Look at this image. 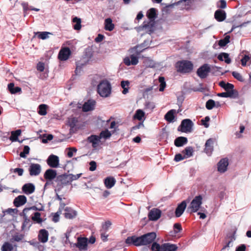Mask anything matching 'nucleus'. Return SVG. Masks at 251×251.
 I'll return each instance as SVG.
<instances>
[{
    "label": "nucleus",
    "mask_w": 251,
    "mask_h": 251,
    "mask_svg": "<svg viewBox=\"0 0 251 251\" xmlns=\"http://www.w3.org/2000/svg\"><path fill=\"white\" fill-rule=\"evenodd\" d=\"M98 94L102 97H108L111 92V86L109 81L102 80L97 86Z\"/></svg>",
    "instance_id": "f257e3e1"
},
{
    "label": "nucleus",
    "mask_w": 251,
    "mask_h": 251,
    "mask_svg": "<svg viewBox=\"0 0 251 251\" xmlns=\"http://www.w3.org/2000/svg\"><path fill=\"white\" fill-rule=\"evenodd\" d=\"M176 67L178 72L182 74L190 73L193 69V63L188 60H182L176 62Z\"/></svg>",
    "instance_id": "f03ea898"
},
{
    "label": "nucleus",
    "mask_w": 251,
    "mask_h": 251,
    "mask_svg": "<svg viewBox=\"0 0 251 251\" xmlns=\"http://www.w3.org/2000/svg\"><path fill=\"white\" fill-rule=\"evenodd\" d=\"M177 247L175 244L164 243L160 245L156 242H153L151 247L152 251H176Z\"/></svg>",
    "instance_id": "7ed1b4c3"
},
{
    "label": "nucleus",
    "mask_w": 251,
    "mask_h": 251,
    "mask_svg": "<svg viewBox=\"0 0 251 251\" xmlns=\"http://www.w3.org/2000/svg\"><path fill=\"white\" fill-rule=\"evenodd\" d=\"M54 187H55V191L59 192L64 186L69 184L68 178L67 177V174L65 173L61 175L57 176L56 179L54 180Z\"/></svg>",
    "instance_id": "20e7f679"
},
{
    "label": "nucleus",
    "mask_w": 251,
    "mask_h": 251,
    "mask_svg": "<svg viewBox=\"0 0 251 251\" xmlns=\"http://www.w3.org/2000/svg\"><path fill=\"white\" fill-rule=\"evenodd\" d=\"M202 203V196L201 195L197 196L191 201L187 208V211L191 213L197 212L201 208Z\"/></svg>",
    "instance_id": "39448f33"
},
{
    "label": "nucleus",
    "mask_w": 251,
    "mask_h": 251,
    "mask_svg": "<svg viewBox=\"0 0 251 251\" xmlns=\"http://www.w3.org/2000/svg\"><path fill=\"white\" fill-rule=\"evenodd\" d=\"M193 126L194 124L190 119H185L181 121V124L178 126L177 130L182 132H191Z\"/></svg>",
    "instance_id": "423d86ee"
},
{
    "label": "nucleus",
    "mask_w": 251,
    "mask_h": 251,
    "mask_svg": "<svg viewBox=\"0 0 251 251\" xmlns=\"http://www.w3.org/2000/svg\"><path fill=\"white\" fill-rule=\"evenodd\" d=\"M211 71V67L208 64H204L198 68L197 71V75L201 78H206L208 73Z\"/></svg>",
    "instance_id": "0eeeda50"
},
{
    "label": "nucleus",
    "mask_w": 251,
    "mask_h": 251,
    "mask_svg": "<svg viewBox=\"0 0 251 251\" xmlns=\"http://www.w3.org/2000/svg\"><path fill=\"white\" fill-rule=\"evenodd\" d=\"M156 237L154 232H149L141 236L142 246L147 245L153 242Z\"/></svg>",
    "instance_id": "6e6552de"
},
{
    "label": "nucleus",
    "mask_w": 251,
    "mask_h": 251,
    "mask_svg": "<svg viewBox=\"0 0 251 251\" xmlns=\"http://www.w3.org/2000/svg\"><path fill=\"white\" fill-rule=\"evenodd\" d=\"M125 243L128 246L134 245L135 246H142L141 238L140 236L133 235L127 237L125 240Z\"/></svg>",
    "instance_id": "1a4fd4ad"
},
{
    "label": "nucleus",
    "mask_w": 251,
    "mask_h": 251,
    "mask_svg": "<svg viewBox=\"0 0 251 251\" xmlns=\"http://www.w3.org/2000/svg\"><path fill=\"white\" fill-rule=\"evenodd\" d=\"M47 163L50 167L56 168L59 165V158L56 155L51 154L47 159Z\"/></svg>",
    "instance_id": "9d476101"
},
{
    "label": "nucleus",
    "mask_w": 251,
    "mask_h": 251,
    "mask_svg": "<svg viewBox=\"0 0 251 251\" xmlns=\"http://www.w3.org/2000/svg\"><path fill=\"white\" fill-rule=\"evenodd\" d=\"M41 166L39 164L31 163L28 169L31 176H37L41 172Z\"/></svg>",
    "instance_id": "9b49d317"
},
{
    "label": "nucleus",
    "mask_w": 251,
    "mask_h": 251,
    "mask_svg": "<svg viewBox=\"0 0 251 251\" xmlns=\"http://www.w3.org/2000/svg\"><path fill=\"white\" fill-rule=\"evenodd\" d=\"M235 234V231H234L232 233H228L227 235L226 238V245L223 247L222 251L226 249H229L230 247L233 246V243L236 239Z\"/></svg>",
    "instance_id": "f8f14e48"
},
{
    "label": "nucleus",
    "mask_w": 251,
    "mask_h": 251,
    "mask_svg": "<svg viewBox=\"0 0 251 251\" xmlns=\"http://www.w3.org/2000/svg\"><path fill=\"white\" fill-rule=\"evenodd\" d=\"M161 215V211L158 208H153L149 213L148 217L150 220L155 221L159 219Z\"/></svg>",
    "instance_id": "ddd939ff"
},
{
    "label": "nucleus",
    "mask_w": 251,
    "mask_h": 251,
    "mask_svg": "<svg viewBox=\"0 0 251 251\" xmlns=\"http://www.w3.org/2000/svg\"><path fill=\"white\" fill-rule=\"evenodd\" d=\"M138 57L134 54H131L124 59V63L128 66L136 65L138 63Z\"/></svg>",
    "instance_id": "4468645a"
},
{
    "label": "nucleus",
    "mask_w": 251,
    "mask_h": 251,
    "mask_svg": "<svg viewBox=\"0 0 251 251\" xmlns=\"http://www.w3.org/2000/svg\"><path fill=\"white\" fill-rule=\"evenodd\" d=\"M88 240L86 238H78L76 243L74 246L77 247L80 251H86L87 249Z\"/></svg>",
    "instance_id": "2eb2a0df"
},
{
    "label": "nucleus",
    "mask_w": 251,
    "mask_h": 251,
    "mask_svg": "<svg viewBox=\"0 0 251 251\" xmlns=\"http://www.w3.org/2000/svg\"><path fill=\"white\" fill-rule=\"evenodd\" d=\"M71 54L70 49L68 47L61 49L58 53V57L61 61L67 60Z\"/></svg>",
    "instance_id": "dca6fc26"
},
{
    "label": "nucleus",
    "mask_w": 251,
    "mask_h": 251,
    "mask_svg": "<svg viewBox=\"0 0 251 251\" xmlns=\"http://www.w3.org/2000/svg\"><path fill=\"white\" fill-rule=\"evenodd\" d=\"M228 165V160L227 158H224L220 160L218 163V171L222 173H225L227 170Z\"/></svg>",
    "instance_id": "f3484780"
},
{
    "label": "nucleus",
    "mask_w": 251,
    "mask_h": 251,
    "mask_svg": "<svg viewBox=\"0 0 251 251\" xmlns=\"http://www.w3.org/2000/svg\"><path fill=\"white\" fill-rule=\"evenodd\" d=\"M96 104L95 100H89L83 104L82 109L83 112H88L94 109Z\"/></svg>",
    "instance_id": "a211bd4d"
},
{
    "label": "nucleus",
    "mask_w": 251,
    "mask_h": 251,
    "mask_svg": "<svg viewBox=\"0 0 251 251\" xmlns=\"http://www.w3.org/2000/svg\"><path fill=\"white\" fill-rule=\"evenodd\" d=\"M186 205L187 204L185 201H182L177 205L175 210V215L176 217H179L182 215L186 209Z\"/></svg>",
    "instance_id": "6ab92c4d"
},
{
    "label": "nucleus",
    "mask_w": 251,
    "mask_h": 251,
    "mask_svg": "<svg viewBox=\"0 0 251 251\" xmlns=\"http://www.w3.org/2000/svg\"><path fill=\"white\" fill-rule=\"evenodd\" d=\"M239 95L238 91H233L230 90L226 91V92H222L218 93L217 96L223 98H230L232 99H235L238 98Z\"/></svg>",
    "instance_id": "aec40b11"
},
{
    "label": "nucleus",
    "mask_w": 251,
    "mask_h": 251,
    "mask_svg": "<svg viewBox=\"0 0 251 251\" xmlns=\"http://www.w3.org/2000/svg\"><path fill=\"white\" fill-rule=\"evenodd\" d=\"M23 192L26 195H30L33 193L35 189V185L32 183L25 184L22 187Z\"/></svg>",
    "instance_id": "412c9836"
},
{
    "label": "nucleus",
    "mask_w": 251,
    "mask_h": 251,
    "mask_svg": "<svg viewBox=\"0 0 251 251\" xmlns=\"http://www.w3.org/2000/svg\"><path fill=\"white\" fill-rule=\"evenodd\" d=\"M57 176L56 171L51 169L47 170L44 175L45 179L53 180L56 179Z\"/></svg>",
    "instance_id": "4be33fe9"
},
{
    "label": "nucleus",
    "mask_w": 251,
    "mask_h": 251,
    "mask_svg": "<svg viewBox=\"0 0 251 251\" xmlns=\"http://www.w3.org/2000/svg\"><path fill=\"white\" fill-rule=\"evenodd\" d=\"M214 140L212 138L208 139L205 144V152L208 155H210L213 151Z\"/></svg>",
    "instance_id": "5701e85b"
},
{
    "label": "nucleus",
    "mask_w": 251,
    "mask_h": 251,
    "mask_svg": "<svg viewBox=\"0 0 251 251\" xmlns=\"http://www.w3.org/2000/svg\"><path fill=\"white\" fill-rule=\"evenodd\" d=\"M38 237L39 240L41 242L43 243L47 242L49 238L48 231L45 229H40L39 232Z\"/></svg>",
    "instance_id": "b1692460"
},
{
    "label": "nucleus",
    "mask_w": 251,
    "mask_h": 251,
    "mask_svg": "<svg viewBox=\"0 0 251 251\" xmlns=\"http://www.w3.org/2000/svg\"><path fill=\"white\" fill-rule=\"evenodd\" d=\"M64 211V216L67 219H72L76 216V212L71 207H66Z\"/></svg>",
    "instance_id": "393cba45"
},
{
    "label": "nucleus",
    "mask_w": 251,
    "mask_h": 251,
    "mask_svg": "<svg viewBox=\"0 0 251 251\" xmlns=\"http://www.w3.org/2000/svg\"><path fill=\"white\" fill-rule=\"evenodd\" d=\"M214 17L218 22H222L226 18V13L225 11L218 9L216 10L214 14Z\"/></svg>",
    "instance_id": "a878e982"
},
{
    "label": "nucleus",
    "mask_w": 251,
    "mask_h": 251,
    "mask_svg": "<svg viewBox=\"0 0 251 251\" xmlns=\"http://www.w3.org/2000/svg\"><path fill=\"white\" fill-rule=\"evenodd\" d=\"M87 141L92 143V147L96 148L98 147L99 143L100 141V138L99 136L92 135L87 138Z\"/></svg>",
    "instance_id": "bb28decb"
},
{
    "label": "nucleus",
    "mask_w": 251,
    "mask_h": 251,
    "mask_svg": "<svg viewBox=\"0 0 251 251\" xmlns=\"http://www.w3.org/2000/svg\"><path fill=\"white\" fill-rule=\"evenodd\" d=\"M188 142V139L185 137L179 136L176 138L174 144L177 147H182Z\"/></svg>",
    "instance_id": "cd10ccee"
},
{
    "label": "nucleus",
    "mask_w": 251,
    "mask_h": 251,
    "mask_svg": "<svg viewBox=\"0 0 251 251\" xmlns=\"http://www.w3.org/2000/svg\"><path fill=\"white\" fill-rule=\"evenodd\" d=\"M16 209L8 208L4 211L3 217L4 219H8V220H11L14 219Z\"/></svg>",
    "instance_id": "c85d7f7f"
},
{
    "label": "nucleus",
    "mask_w": 251,
    "mask_h": 251,
    "mask_svg": "<svg viewBox=\"0 0 251 251\" xmlns=\"http://www.w3.org/2000/svg\"><path fill=\"white\" fill-rule=\"evenodd\" d=\"M116 179L112 176H108L104 180V183L107 189L113 187L116 183Z\"/></svg>",
    "instance_id": "c756f323"
},
{
    "label": "nucleus",
    "mask_w": 251,
    "mask_h": 251,
    "mask_svg": "<svg viewBox=\"0 0 251 251\" xmlns=\"http://www.w3.org/2000/svg\"><path fill=\"white\" fill-rule=\"evenodd\" d=\"M115 27L114 25L112 23V20L110 18H108L104 20V29L109 31H112Z\"/></svg>",
    "instance_id": "7c9ffc66"
},
{
    "label": "nucleus",
    "mask_w": 251,
    "mask_h": 251,
    "mask_svg": "<svg viewBox=\"0 0 251 251\" xmlns=\"http://www.w3.org/2000/svg\"><path fill=\"white\" fill-rule=\"evenodd\" d=\"M176 113V110L171 109L169 110L164 116V119L169 123H173L174 122L175 119V113Z\"/></svg>",
    "instance_id": "2f4dec72"
},
{
    "label": "nucleus",
    "mask_w": 251,
    "mask_h": 251,
    "mask_svg": "<svg viewBox=\"0 0 251 251\" xmlns=\"http://www.w3.org/2000/svg\"><path fill=\"white\" fill-rule=\"evenodd\" d=\"M26 213L23 214V212L20 214L21 216H24V221L23 223L22 228L23 230L28 229L29 227L31 226L30 221L29 219L28 218L26 215Z\"/></svg>",
    "instance_id": "473e14b6"
},
{
    "label": "nucleus",
    "mask_w": 251,
    "mask_h": 251,
    "mask_svg": "<svg viewBox=\"0 0 251 251\" xmlns=\"http://www.w3.org/2000/svg\"><path fill=\"white\" fill-rule=\"evenodd\" d=\"M93 56V50L91 48H87L85 49L84 54L83 56V60L88 62Z\"/></svg>",
    "instance_id": "72a5a7b5"
},
{
    "label": "nucleus",
    "mask_w": 251,
    "mask_h": 251,
    "mask_svg": "<svg viewBox=\"0 0 251 251\" xmlns=\"http://www.w3.org/2000/svg\"><path fill=\"white\" fill-rule=\"evenodd\" d=\"M218 59L221 61H223L224 60L227 64H229L231 62V59L229 57V54L227 53H220L218 56Z\"/></svg>",
    "instance_id": "f704fd0d"
},
{
    "label": "nucleus",
    "mask_w": 251,
    "mask_h": 251,
    "mask_svg": "<svg viewBox=\"0 0 251 251\" xmlns=\"http://www.w3.org/2000/svg\"><path fill=\"white\" fill-rule=\"evenodd\" d=\"M88 62H86V61L84 60L83 62L78 61L76 64V69L75 70V73L76 75H79L81 71L82 67L85 65Z\"/></svg>",
    "instance_id": "c9c22d12"
},
{
    "label": "nucleus",
    "mask_w": 251,
    "mask_h": 251,
    "mask_svg": "<svg viewBox=\"0 0 251 251\" xmlns=\"http://www.w3.org/2000/svg\"><path fill=\"white\" fill-rule=\"evenodd\" d=\"M27 201L26 197L24 195L17 197V207L25 204Z\"/></svg>",
    "instance_id": "e433bc0d"
},
{
    "label": "nucleus",
    "mask_w": 251,
    "mask_h": 251,
    "mask_svg": "<svg viewBox=\"0 0 251 251\" xmlns=\"http://www.w3.org/2000/svg\"><path fill=\"white\" fill-rule=\"evenodd\" d=\"M147 16L150 21H154L157 17L155 9L154 8H151L147 13Z\"/></svg>",
    "instance_id": "4c0bfd02"
},
{
    "label": "nucleus",
    "mask_w": 251,
    "mask_h": 251,
    "mask_svg": "<svg viewBox=\"0 0 251 251\" xmlns=\"http://www.w3.org/2000/svg\"><path fill=\"white\" fill-rule=\"evenodd\" d=\"M129 85V82L128 80H123L121 81V85L123 89L122 92L123 94L125 95L128 92Z\"/></svg>",
    "instance_id": "58836bf2"
},
{
    "label": "nucleus",
    "mask_w": 251,
    "mask_h": 251,
    "mask_svg": "<svg viewBox=\"0 0 251 251\" xmlns=\"http://www.w3.org/2000/svg\"><path fill=\"white\" fill-rule=\"evenodd\" d=\"M184 153V155L186 158L190 157L193 156L194 150L192 147L189 146L187 147L182 151Z\"/></svg>",
    "instance_id": "ea45409f"
},
{
    "label": "nucleus",
    "mask_w": 251,
    "mask_h": 251,
    "mask_svg": "<svg viewBox=\"0 0 251 251\" xmlns=\"http://www.w3.org/2000/svg\"><path fill=\"white\" fill-rule=\"evenodd\" d=\"M145 116V112L141 109H137L133 116V119L141 121Z\"/></svg>",
    "instance_id": "a19ab883"
},
{
    "label": "nucleus",
    "mask_w": 251,
    "mask_h": 251,
    "mask_svg": "<svg viewBox=\"0 0 251 251\" xmlns=\"http://www.w3.org/2000/svg\"><path fill=\"white\" fill-rule=\"evenodd\" d=\"M30 210H38V211H43L44 210V207L43 205H41L40 207H37L36 206H33L29 207H26L24 209L23 211V214H25L27 211Z\"/></svg>",
    "instance_id": "79ce46f5"
},
{
    "label": "nucleus",
    "mask_w": 251,
    "mask_h": 251,
    "mask_svg": "<svg viewBox=\"0 0 251 251\" xmlns=\"http://www.w3.org/2000/svg\"><path fill=\"white\" fill-rule=\"evenodd\" d=\"M32 220L37 224H41L43 221L41 218V214L38 212L34 213L33 216L32 217Z\"/></svg>",
    "instance_id": "37998d69"
},
{
    "label": "nucleus",
    "mask_w": 251,
    "mask_h": 251,
    "mask_svg": "<svg viewBox=\"0 0 251 251\" xmlns=\"http://www.w3.org/2000/svg\"><path fill=\"white\" fill-rule=\"evenodd\" d=\"M73 22L75 24L74 25V28L75 30H79L81 27V19L77 17L73 19Z\"/></svg>",
    "instance_id": "c03bdc74"
},
{
    "label": "nucleus",
    "mask_w": 251,
    "mask_h": 251,
    "mask_svg": "<svg viewBox=\"0 0 251 251\" xmlns=\"http://www.w3.org/2000/svg\"><path fill=\"white\" fill-rule=\"evenodd\" d=\"M1 251H12L13 247L11 244L8 242H5L1 248Z\"/></svg>",
    "instance_id": "a18cd8bd"
},
{
    "label": "nucleus",
    "mask_w": 251,
    "mask_h": 251,
    "mask_svg": "<svg viewBox=\"0 0 251 251\" xmlns=\"http://www.w3.org/2000/svg\"><path fill=\"white\" fill-rule=\"evenodd\" d=\"M47 105L45 104H40L38 107V113L40 115L45 116L47 114Z\"/></svg>",
    "instance_id": "49530a36"
},
{
    "label": "nucleus",
    "mask_w": 251,
    "mask_h": 251,
    "mask_svg": "<svg viewBox=\"0 0 251 251\" xmlns=\"http://www.w3.org/2000/svg\"><path fill=\"white\" fill-rule=\"evenodd\" d=\"M230 36L229 35H226V37L223 39H221L219 41V45L221 47H224L229 42Z\"/></svg>",
    "instance_id": "de8ad7c7"
},
{
    "label": "nucleus",
    "mask_w": 251,
    "mask_h": 251,
    "mask_svg": "<svg viewBox=\"0 0 251 251\" xmlns=\"http://www.w3.org/2000/svg\"><path fill=\"white\" fill-rule=\"evenodd\" d=\"M111 136V134L108 129L102 130L99 136L100 139L104 138L105 139H108Z\"/></svg>",
    "instance_id": "09e8293b"
},
{
    "label": "nucleus",
    "mask_w": 251,
    "mask_h": 251,
    "mask_svg": "<svg viewBox=\"0 0 251 251\" xmlns=\"http://www.w3.org/2000/svg\"><path fill=\"white\" fill-rule=\"evenodd\" d=\"M81 175L82 174H79L75 175L72 174H67V177L68 178L69 184L73 181L78 179Z\"/></svg>",
    "instance_id": "8fccbe9b"
},
{
    "label": "nucleus",
    "mask_w": 251,
    "mask_h": 251,
    "mask_svg": "<svg viewBox=\"0 0 251 251\" xmlns=\"http://www.w3.org/2000/svg\"><path fill=\"white\" fill-rule=\"evenodd\" d=\"M158 81L160 83L159 91L162 92L164 91L166 85L165 78L163 76H159Z\"/></svg>",
    "instance_id": "3c124183"
},
{
    "label": "nucleus",
    "mask_w": 251,
    "mask_h": 251,
    "mask_svg": "<svg viewBox=\"0 0 251 251\" xmlns=\"http://www.w3.org/2000/svg\"><path fill=\"white\" fill-rule=\"evenodd\" d=\"M215 106V101L212 99L208 100L205 104V107L208 110H211L213 109Z\"/></svg>",
    "instance_id": "603ef678"
},
{
    "label": "nucleus",
    "mask_w": 251,
    "mask_h": 251,
    "mask_svg": "<svg viewBox=\"0 0 251 251\" xmlns=\"http://www.w3.org/2000/svg\"><path fill=\"white\" fill-rule=\"evenodd\" d=\"M30 148L28 146H25L23 151L21 152L20 156L22 158H26V155L29 152Z\"/></svg>",
    "instance_id": "864d4df0"
},
{
    "label": "nucleus",
    "mask_w": 251,
    "mask_h": 251,
    "mask_svg": "<svg viewBox=\"0 0 251 251\" xmlns=\"http://www.w3.org/2000/svg\"><path fill=\"white\" fill-rule=\"evenodd\" d=\"M36 34H38V37L39 38L41 39L42 40L46 39L48 38V34H50V32H37L35 33Z\"/></svg>",
    "instance_id": "5fc2aeb1"
},
{
    "label": "nucleus",
    "mask_w": 251,
    "mask_h": 251,
    "mask_svg": "<svg viewBox=\"0 0 251 251\" xmlns=\"http://www.w3.org/2000/svg\"><path fill=\"white\" fill-rule=\"evenodd\" d=\"M143 28L147 31L150 32V33H151L153 31V25L152 24H150L149 23H146L144 22L143 25Z\"/></svg>",
    "instance_id": "6e6d98bb"
},
{
    "label": "nucleus",
    "mask_w": 251,
    "mask_h": 251,
    "mask_svg": "<svg viewBox=\"0 0 251 251\" xmlns=\"http://www.w3.org/2000/svg\"><path fill=\"white\" fill-rule=\"evenodd\" d=\"M232 75L235 78L241 82H243L244 80L243 76L241 75V74L237 72H232Z\"/></svg>",
    "instance_id": "4d7b16f0"
},
{
    "label": "nucleus",
    "mask_w": 251,
    "mask_h": 251,
    "mask_svg": "<svg viewBox=\"0 0 251 251\" xmlns=\"http://www.w3.org/2000/svg\"><path fill=\"white\" fill-rule=\"evenodd\" d=\"M174 233L176 234L182 230L181 226L179 223H175L174 225Z\"/></svg>",
    "instance_id": "13d9d810"
},
{
    "label": "nucleus",
    "mask_w": 251,
    "mask_h": 251,
    "mask_svg": "<svg viewBox=\"0 0 251 251\" xmlns=\"http://www.w3.org/2000/svg\"><path fill=\"white\" fill-rule=\"evenodd\" d=\"M210 121L209 116H206L204 119L201 120L202 125L205 127L208 128L209 126L208 122Z\"/></svg>",
    "instance_id": "bf43d9fd"
},
{
    "label": "nucleus",
    "mask_w": 251,
    "mask_h": 251,
    "mask_svg": "<svg viewBox=\"0 0 251 251\" xmlns=\"http://www.w3.org/2000/svg\"><path fill=\"white\" fill-rule=\"evenodd\" d=\"M8 90L11 94H16V87L14 83L11 82L8 84Z\"/></svg>",
    "instance_id": "052dcab7"
},
{
    "label": "nucleus",
    "mask_w": 251,
    "mask_h": 251,
    "mask_svg": "<svg viewBox=\"0 0 251 251\" xmlns=\"http://www.w3.org/2000/svg\"><path fill=\"white\" fill-rule=\"evenodd\" d=\"M145 105L146 109H148L151 110L153 109L155 107V103L151 101L146 102Z\"/></svg>",
    "instance_id": "680f3d73"
},
{
    "label": "nucleus",
    "mask_w": 251,
    "mask_h": 251,
    "mask_svg": "<svg viewBox=\"0 0 251 251\" xmlns=\"http://www.w3.org/2000/svg\"><path fill=\"white\" fill-rule=\"evenodd\" d=\"M250 57L249 55H245L244 57L241 59V64L243 66H245L247 64V62L249 60Z\"/></svg>",
    "instance_id": "e2e57ef3"
},
{
    "label": "nucleus",
    "mask_w": 251,
    "mask_h": 251,
    "mask_svg": "<svg viewBox=\"0 0 251 251\" xmlns=\"http://www.w3.org/2000/svg\"><path fill=\"white\" fill-rule=\"evenodd\" d=\"M234 86L233 84L229 83H226V85L224 88V89L226 90V91L232 90L233 91H237L236 90L234 89Z\"/></svg>",
    "instance_id": "0e129e2a"
},
{
    "label": "nucleus",
    "mask_w": 251,
    "mask_h": 251,
    "mask_svg": "<svg viewBox=\"0 0 251 251\" xmlns=\"http://www.w3.org/2000/svg\"><path fill=\"white\" fill-rule=\"evenodd\" d=\"M186 158L185 156H182L180 153L176 154L174 158V160L176 162H178Z\"/></svg>",
    "instance_id": "69168bd1"
},
{
    "label": "nucleus",
    "mask_w": 251,
    "mask_h": 251,
    "mask_svg": "<svg viewBox=\"0 0 251 251\" xmlns=\"http://www.w3.org/2000/svg\"><path fill=\"white\" fill-rule=\"evenodd\" d=\"M90 167L89 170L90 171H94L97 168V163L95 161H91L89 163Z\"/></svg>",
    "instance_id": "338daca9"
},
{
    "label": "nucleus",
    "mask_w": 251,
    "mask_h": 251,
    "mask_svg": "<svg viewBox=\"0 0 251 251\" xmlns=\"http://www.w3.org/2000/svg\"><path fill=\"white\" fill-rule=\"evenodd\" d=\"M44 69L45 65L44 63L40 62L37 64V69L38 71L43 72Z\"/></svg>",
    "instance_id": "774afa93"
}]
</instances>
